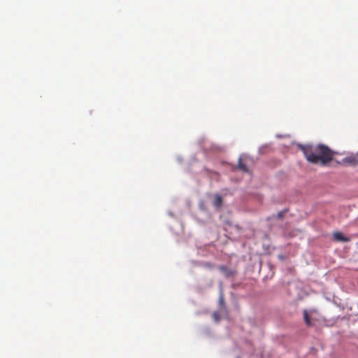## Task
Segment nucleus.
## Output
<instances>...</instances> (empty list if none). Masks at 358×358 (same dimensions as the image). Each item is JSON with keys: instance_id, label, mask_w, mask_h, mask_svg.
I'll use <instances>...</instances> for the list:
<instances>
[{"instance_id": "obj_1", "label": "nucleus", "mask_w": 358, "mask_h": 358, "mask_svg": "<svg viewBox=\"0 0 358 358\" xmlns=\"http://www.w3.org/2000/svg\"><path fill=\"white\" fill-rule=\"evenodd\" d=\"M298 148L303 152L307 161L314 164L324 166L334 158V152L323 144L317 146L299 144Z\"/></svg>"}, {"instance_id": "obj_2", "label": "nucleus", "mask_w": 358, "mask_h": 358, "mask_svg": "<svg viewBox=\"0 0 358 358\" xmlns=\"http://www.w3.org/2000/svg\"><path fill=\"white\" fill-rule=\"evenodd\" d=\"M343 164L355 166L358 164V157L355 156H349L343 159Z\"/></svg>"}, {"instance_id": "obj_3", "label": "nucleus", "mask_w": 358, "mask_h": 358, "mask_svg": "<svg viewBox=\"0 0 358 358\" xmlns=\"http://www.w3.org/2000/svg\"><path fill=\"white\" fill-rule=\"evenodd\" d=\"M334 239L336 241L348 242L350 239L345 237L341 232H335L333 234Z\"/></svg>"}, {"instance_id": "obj_4", "label": "nucleus", "mask_w": 358, "mask_h": 358, "mask_svg": "<svg viewBox=\"0 0 358 358\" xmlns=\"http://www.w3.org/2000/svg\"><path fill=\"white\" fill-rule=\"evenodd\" d=\"M213 204L215 207L217 208H220L222 204V198L221 196L220 195H216L215 196V200H214V202H213Z\"/></svg>"}, {"instance_id": "obj_5", "label": "nucleus", "mask_w": 358, "mask_h": 358, "mask_svg": "<svg viewBox=\"0 0 358 358\" xmlns=\"http://www.w3.org/2000/svg\"><path fill=\"white\" fill-rule=\"evenodd\" d=\"M303 319H304V321L306 322V324L308 325V326H311L312 325V323H311V321H310V317L307 312L306 310H303Z\"/></svg>"}, {"instance_id": "obj_6", "label": "nucleus", "mask_w": 358, "mask_h": 358, "mask_svg": "<svg viewBox=\"0 0 358 358\" xmlns=\"http://www.w3.org/2000/svg\"><path fill=\"white\" fill-rule=\"evenodd\" d=\"M238 168L244 172L248 171L246 165L242 162L241 158H239Z\"/></svg>"}, {"instance_id": "obj_7", "label": "nucleus", "mask_w": 358, "mask_h": 358, "mask_svg": "<svg viewBox=\"0 0 358 358\" xmlns=\"http://www.w3.org/2000/svg\"><path fill=\"white\" fill-rule=\"evenodd\" d=\"M220 271L224 273L227 276H229L231 275V271L227 268V267L224 266H221L219 267Z\"/></svg>"}, {"instance_id": "obj_8", "label": "nucleus", "mask_w": 358, "mask_h": 358, "mask_svg": "<svg viewBox=\"0 0 358 358\" xmlns=\"http://www.w3.org/2000/svg\"><path fill=\"white\" fill-rule=\"evenodd\" d=\"M219 303L221 306L224 305L223 294L221 292L219 297Z\"/></svg>"}, {"instance_id": "obj_9", "label": "nucleus", "mask_w": 358, "mask_h": 358, "mask_svg": "<svg viewBox=\"0 0 358 358\" xmlns=\"http://www.w3.org/2000/svg\"><path fill=\"white\" fill-rule=\"evenodd\" d=\"M284 213L282 211H280L278 213L277 216L278 219H282L283 217Z\"/></svg>"}]
</instances>
